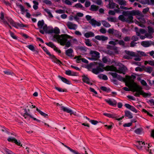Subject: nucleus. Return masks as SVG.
<instances>
[{"label": "nucleus", "mask_w": 154, "mask_h": 154, "mask_svg": "<svg viewBox=\"0 0 154 154\" xmlns=\"http://www.w3.org/2000/svg\"><path fill=\"white\" fill-rule=\"evenodd\" d=\"M8 21L10 23V24L13 26L18 28L17 27V23H15L14 21L11 20H8Z\"/></svg>", "instance_id": "obj_42"}, {"label": "nucleus", "mask_w": 154, "mask_h": 154, "mask_svg": "<svg viewBox=\"0 0 154 154\" xmlns=\"http://www.w3.org/2000/svg\"><path fill=\"white\" fill-rule=\"evenodd\" d=\"M74 59H76L77 63H79L81 61L82 57L81 56H76L74 57Z\"/></svg>", "instance_id": "obj_45"}, {"label": "nucleus", "mask_w": 154, "mask_h": 154, "mask_svg": "<svg viewBox=\"0 0 154 154\" xmlns=\"http://www.w3.org/2000/svg\"><path fill=\"white\" fill-rule=\"evenodd\" d=\"M105 101L109 104L112 106L116 105L117 103V102L116 100H114L112 101L110 99H106L105 100Z\"/></svg>", "instance_id": "obj_27"}, {"label": "nucleus", "mask_w": 154, "mask_h": 154, "mask_svg": "<svg viewBox=\"0 0 154 154\" xmlns=\"http://www.w3.org/2000/svg\"><path fill=\"white\" fill-rule=\"evenodd\" d=\"M147 64H149L150 65L154 66V60H149V61H146L144 62V64L145 65H147Z\"/></svg>", "instance_id": "obj_37"}, {"label": "nucleus", "mask_w": 154, "mask_h": 154, "mask_svg": "<svg viewBox=\"0 0 154 154\" xmlns=\"http://www.w3.org/2000/svg\"><path fill=\"white\" fill-rule=\"evenodd\" d=\"M61 110H63V111L70 113V115L73 114L72 111L66 107L62 106H61Z\"/></svg>", "instance_id": "obj_14"}, {"label": "nucleus", "mask_w": 154, "mask_h": 154, "mask_svg": "<svg viewBox=\"0 0 154 154\" xmlns=\"http://www.w3.org/2000/svg\"><path fill=\"white\" fill-rule=\"evenodd\" d=\"M53 37L57 40L58 43L61 45H65V49L66 48V47L69 48L71 46V42L70 41H67V39L69 38H72V37L66 34H62L60 35H55Z\"/></svg>", "instance_id": "obj_2"}, {"label": "nucleus", "mask_w": 154, "mask_h": 154, "mask_svg": "<svg viewBox=\"0 0 154 154\" xmlns=\"http://www.w3.org/2000/svg\"><path fill=\"white\" fill-rule=\"evenodd\" d=\"M45 44L48 46L53 48L54 51L57 52L58 53H61V51L60 50L58 49L52 42H49L48 43H46Z\"/></svg>", "instance_id": "obj_11"}, {"label": "nucleus", "mask_w": 154, "mask_h": 154, "mask_svg": "<svg viewBox=\"0 0 154 154\" xmlns=\"http://www.w3.org/2000/svg\"><path fill=\"white\" fill-rule=\"evenodd\" d=\"M116 78L120 81L125 82L126 85L130 88L131 91L133 92H136L134 94L135 96L139 97L140 95H141L144 97H150L151 95L150 93L144 92L142 90V88L135 84L131 77L129 76L126 75L125 79L118 75Z\"/></svg>", "instance_id": "obj_1"}, {"label": "nucleus", "mask_w": 154, "mask_h": 154, "mask_svg": "<svg viewBox=\"0 0 154 154\" xmlns=\"http://www.w3.org/2000/svg\"><path fill=\"white\" fill-rule=\"evenodd\" d=\"M148 29V32L152 34H153L154 32V30L153 28L150 26H148L147 27Z\"/></svg>", "instance_id": "obj_47"}, {"label": "nucleus", "mask_w": 154, "mask_h": 154, "mask_svg": "<svg viewBox=\"0 0 154 154\" xmlns=\"http://www.w3.org/2000/svg\"><path fill=\"white\" fill-rule=\"evenodd\" d=\"M153 70V68L150 66L146 67L144 69V70L145 72L149 73H151L152 71Z\"/></svg>", "instance_id": "obj_33"}, {"label": "nucleus", "mask_w": 154, "mask_h": 154, "mask_svg": "<svg viewBox=\"0 0 154 154\" xmlns=\"http://www.w3.org/2000/svg\"><path fill=\"white\" fill-rule=\"evenodd\" d=\"M152 34L150 33H145V35L146 36V37L149 38H153V36L152 35Z\"/></svg>", "instance_id": "obj_51"}, {"label": "nucleus", "mask_w": 154, "mask_h": 154, "mask_svg": "<svg viewBox=\"0 0 154 154\" xmlns=\"http://www.w3.org/2000/svg\"><path fill=\"white\" fill-rule=\"evenodd\" d=\"M19 7L21 11L23 12L27 11H28L27 9H25L21 5H20Z\"/></svg>", "instance_id": "obj_58"}, {"label": "nucleus", "mask_w": 154, "mask_h": 154, "mask_svg": "<svg viewBox=\"0 0 154 154\" xmlns=\"http://www.w3.org/2000/svg\"><path fill=\"white\" fill-rule=\"evenodd\" d=\"M51 59H53V61L54 62L56 63H57L59 64H60L61 63V62L59 60L57 59V58H56L54 56V57L51 58Z\"/></svg>", "instance_id": "obj_46"}, {"label": "nucleus", "mask_w": 154, "mask_h": 154, "mask_svg": "<svg viewBox=\"0 0 154 154\" xmlns=\"http://www.w3.org/2000/svg\"><path fill=\"white\" fill-rule=\"evenodd\" d=\"M43 50L46 53V54L48 55L50 58H53L54 57V56L53 55L51 54L48 50L45 47H42Z\"/></svg>", "instance_id": "obj_26"}, {"label": "nucleus", "mask_w": 154, "mask_h": 154, "mask_svg": "<svg viewBox=\"0 0 154 154\" xmlns=\"http://www.w3.org/2000/svg\"><path fill=\"white\" fill-rule=\"evenodd\" d=\"M89 23L92 26H100L101 23L100 22L98 21H97L95 20L94 19H92L91 20V21L89 22Z\"/></svg>", "instance_id": "obj_12"}, {"label": "nucleus", "mask_w": 154, "mask_h": 154, "mask_svg": "<svg viewBox=\"0 0 154 154\" xmlns=\"http://www.w3.org/2000/svg\"><path fill=\"white\" fill-rule=\"evenodd\" d=\"M84 35L86 38H88L90 37H94V34L92 32H89L85 33Z\"/></svg>", "instance_id": "obj_21"}, {"label": "nucleus", "mask_w": 154, "mask_h": 154, "mask_svg": "<svg viewBox=\"0 0 154 154\" xmlns=\"http://www.w3.org/2000/svg\"><path fill=\"white\" fill-rule=\"evenodd\" d=\"M89 122L93 125H96L97 124L98 122L96 120H89Z\"/></svg>", "instance_id": "obj_60"}, {"label": "nucleus", "mask_w": 154, "mask_h": 154, "mask_svg": "<svg viewBox=\"0 0 154 154\" xmlns=\"http://www.w3.org/2000/svg\"><path fill=\"white\" fill-rule=\"evenodd\" d=\"M118 3L121 5L126 6L127 2L125 0H116Z\"/></svg>", "instance_id": "obj_36"}, {"label": "nucleus", "mask_w": 154, "mask_h": 154, "mask_svg": "<svg viewBox=\"0 0 154 154\" xmlns=\"http://www.w3.org/2000/svg\"><path fill=\"white\" fill-rule=\"evenodd\" d=\"M108 32L109 34L114 35L117 32V30H115L113 28H110L108 29Z\"/></svg>", "instance_id": "obj_34"}, {"label": "nucleus", "mask_w": 154, "mask_h": 154, "mask_svg": "<svg viewBox=\"0 0 154 154\" xmlns=\"http://www.w3.org/2000/svg\"><path fill=\"white\" fill-rule=\"evenodd\" d=\"M94 2L98 5H100L102 3V2L101 0H94Z\"/></svg>", "instance_id": "obj_62"}, {"label": "nucleus", "mask_w": 154, "mask_h": 154, "mask_svg": "<svg viewBox=\"0 0 154 154\" xmlns=\"http://www.w3.org/2000/svg\"><path fill=\"white\" fill-rule=\"evenodd\" d=\"M102 25L104 26L106 28H109L110 27L111 25L107 22L105 20H102L101 21Z\"/></svg>", "instance_id": "obj_29"}, {"label": "nucleus", "mask_w": 154, "mask_h": 154, "mask_svg": "<svg viewBox=\"0 0 154 154\" xmlns=\"http://www.w3.org/2000/svg\"><path fill=\"white\" fill-rule=\"evenodd\" d=\"M99 31L100 32L103 34H105L106 32V29L103 27H101Z\"/></svg>", "instance_id": "obj_57"}, {"label": "nucleus", "mask_w": 154, "mask_h": 154, "mask_svg": "<svg viewBox=\"0 0 154 154\" xmlns=\"http://www.w3.org/2000/svg\"><path fill=\"white\" fill-rule=\"evenodd\" d=\"M141 143L142 145H144L145 144L144 142L137 141L136 142V146L138 149L140 150L143 147L141 145Z\"/></svg>", "instance_id": "obj_15"}, {"label": "nucleus", "mask_w": 154, "mask_h": 154, "mask_svg": "<svg viewBox=\"0 0 154 154\" xmlns=\"http://www.w3.org/2000/svg\"><path fill=\"white\" fill-rule=\"evenodd\" d=\"M65 73L68 75L73 76H77V73L75 72H72L70 70H68L66 71Z\"/></svg>", "instance_id": "obj_25"}, {"label": "nucleus", "mask_w": 154, "mask_h": 154, "mask_svg": "<svg viewBox=\"0 0 154 154\" xmlns=\"http://www.w3.org/2000/svg\"><path fill=\"white\" fill-rule=\"evenodd\" d=\"M1 16L0 18L2 21V22L5 24H8L7 22L5 20L4 17V14L3 12H2L1 13Z\"/></svg>", "instance_id": "obj_31"}, {"label": "nucleus", "mask_w": 154, "mask_h": 154, "mask_svg": "<svg viewBox=\"0 0 154 154\" xmlns=\"http://www.w3.org/2000/svg\"><path fill=\"white\" fill-rule=\"evenodd\" d=\"M43 2L45 3L46 4L50 6H51L52 5V2L49 0H44L43 1Z\"/></svg>", "instance_id": "obj_52"}, {"label": "nucleus", "mask_w": 154, "mask_h": 154, "mask_svg": "<svg viewBox=\"0 0 154 154\" xmlns=\"http://www.w3.org/2000/svg\"><path fill=\"white\" fill-rule=\"evenodd\" d=\"M125 52L127 54L131 56L134 57V60L136 61H140V58L138 57L137 55L134 52L132 51H126Z\"/></svg>", "instance_id": "obj_9"}, {"label": "nucleus", "mask_w": 154, "mask_h": 154, "mask_svg": "<svg viewBox=\"0 0 154 154\" xmlns=\"http://www.w3.org/2000/svg\"><path fill=\"white\" fill-rule=\"evenodd\" d=\"M100 89L103 91H106L107 92L110 91V89H107L106 87L104 86H102L101 87Z\"/></svg>", "instance_id": "obj_53"}, {"label": "nucleus", "mask_w": 154, "mask_h": 154, "mask_svg": "<svg viewBox=\"0 0 154 154\" xmlns=\"http://www.w3.org/2000/svg\"><path fill=\"white\" fill-rule=\"evenodd\" d=\"M5 74L8 75H15V73L12 71H5L4 72Z\"/></svg>", "instance_id": "obj_39"}, {"label": "nucleus", "mask_w": 154, "mask_h": 154, "mask_svg": "<svg viewBox=\"0 0 154 154\" xmlns=\"http://www.w3.org/2000/svg\"><path fill=\"white\" fill-rule=\"evenodd\" d=\"M14 142L18 146H22V145L21 144V143L20 140L18 141L15 139Z\"/></svg>", "instance_id": "obj_59"}, {"label": "nucleus", "mask_w": 154, "mask_h": 154, "mask_svg": "<svg viewBox=\"0 0 154 154\" xmlns=\"http://www.w3.org/2000/svg\"><path fill=\"white\" fill-rule=\"evenodd\" d=\"M61 143L65 147H66L67 149H68L70 151H71V152L73 153L74 154H81L78 152L72 149L70 147L64 144L63 143Z\"/></svg>", "instance_id": "obj_22"}, {"label": "nucleus", "mask_w": 154, "mask_h": 154, "mask_svg": "<svg viewBox=\"0 0 154 154\" xmlns=\"http://www.w3.org/2000/svg\"><path fill=\"white\" fill-rule=\"evenodd\" d=\"M73 50L72 48H69L66 51V54L68 57H72L73 56L72 55Z\"/></svg>", "instance_id": "obj_18"}, {"label": "nucleus", "mask_w": 154, "mask_h": 154, "mask_svg": "<svg viewBox=\"0 0 154 154\" xmlns=\"http://www.w3.org/2000/svg\"><path fill=\"white\" fill-rule=\"evenodd\" d=\"M89 54L91 57L89 59L91 60H97L100 58V53L95 51L91 50L90 51Z\"/></svg>", "instance_id": "obj_6"}, {"label": "nucleus", "mask_w": 154, "mask_h": 154, "mask_svg": "<svg viewBox=\"0 0 154 154\" xmlns=\"http://www.w3.org/2000/svg\"><path fill=\"white\" fill-rule=\"evenodd\" d=\"M27 47L31 50L35 52V53L36 54H38L39 51L38 50H35V48L32 45H28Z\"/></svg>", "instance_id": "obj_19"}, {"label": "nucleus", "mask_w": 154, "mask_h": 154, "mask_svg": "<svg viewBox=\"0 0 154 154\" xmlns=\"http://www.w3.org/2000/svg\"><path fill=\"white\" fill-rule=\"evenodd\" d=\"M99 8V7L98 6L94 5H91L90 10L92 11L96 12L98 10Z\"/></svg>", "instance_id": "obj_20"}, {"label": "nucleus", "mask_w": 154, "mask_h": 154, "mask_svg": "<svg viewBox=\"0 0 154 154\" xmlns=\"http://www.w3.org/2000/svg\"><path fill=\"white\" fill-rule=\"evenodd\" d=\"M43 29H41L39 31V32L42 34H44L45 32L46 33L49 34L51 28L48 27L46 24L42 27Z\"/></svg>", "instance_id": "obj_8"}, {"label": "nucleus", "mask_w": 154, "mask_h": 154, "mask_svg": "<svg viewBox=\"0 0 154 154\" xmlns=\"http://www.w3.org/2000/svg\"><path fill=\"white\" fill-rule=\"evenodd\" d=\"M82 80L84 82H85L88 84L92 85V83H91L90 82L89 79L85 76H83Z\"/></svg>", "instance_id": "obj_30"}, {"label": "nucleus", "mask_w": 154, "mask_h": 154, "mask_svg": "<svg viewBox=\"0 0 154 154\" xmlns=\"http://www.w3.org/2000/svg\"><path fill=\"white\" fill-rule=\"evenodd\" d=\"M24 110V113L23 114V116L24 117L25 119H28L29 118H30L33 119L34 120L38 122H40V120L37 119L36 118H34L30 114V113L27 112V110L26 109V108H25Z\"/></svg>", "instance_id": "obj_7"}, {"label": "nucleus", "mask_w": 154, "mask_h": 154, "mask_svg": "<svg viewBox=\"0 0 154 154\" xmlns=\"http://www.w3.org/2000/svg\"><path fill=\"white\" fill-rule=\"evenodd\" d=\"M44 21L43 20L39 21L38 23V26L40 29L42 28V27L45 25Z\"/></svg>", "instance_id": "obj_35"}, {"label": "nucleus", "mask_w": 154, "mask_h": 154, "mask_svg": "<svg viewBox=\"0 0 154 154\" xmlns=\"http://www.w3.org/2000/svg\"><path fill=\"white\" fill-rule=\"evenodd\" d=\"M125 42H129L131 40V38L129 36H125L123 38Z\"/></svg>", "instance_id": "obj_63"}, {"label": "nucleus", "mask_w": 154, "mask_h": 154, "mask_svg": "<svg viewBox=\"0 0 154 154\" xmlns=\"http://www.w3.org/2000/svg\"><path fill=\"white\" fill-rule=\"evenodd\" d=\"M134 16H136L137 18L138 19L140 22L143 23H146V21L143 18L144 15L141 12L138 10H133Z\"/></svg>", "instance_id": "obj_5"}, {"label": "nucleus", "mask_w": 154, "mask_h": 154, "mask_svg": "<svg viewBox=\"0 0 154 154\" xmlns=\"http://www.w3.org/2000/svg\"><path fill=\"white\" fill-rule=\"evenodd\" d=\"M109 8L111 9H113L115 8H118L119 7V5L113 2H109Z\"/></svg>", "instance_id": "obj_24"}, {"label": "nucleus", "mask_w": 154, "mask_h": 154, "mask_svg": "<svg viewBox=\"0 0 154 154\" xmlns=\"http://www.w3.org/2000/svg\"><path fill=\"white\" fill-rule=\"evenodd\" d=\"M85 43L86 45L88 46H92L91 43L90 42V40L88 39H85Z\"/></svg>", "instance_id": "obj_50"}, {"label": "nucleus", "mask_w": 154, "mask_h": 154, "mask_svg": "<svg viewBox=\"0 0 154 154\" xmlns=\"http://www.w3.org/2000/svg\"><path fill=\"white\" fill-rule=\"evenodd\" d=\"M118 44H119L120 45H122V46H125V43L122 40H118Z\"/></svg>", "instance_id": "obj_56"}, {"label": "nucleus", "mask_w": 154, "mask_h": 154, "mask_svg": "<svg viewBox=\"0 0 154 154\" xmlns=\"http://www.w3.org/2000/svg\"><path fill=\"white\" fill-rule=\"evenodd\" d=\"M36 110L42 115L44 117H45L46 116H48L47 114H46L44 112H42V111L39 110L38 108H36Z\"/></svg>", "instance_id": "obj_44"}, {"label": "nucleus", "mask_w": 154, "mask_h": 154, "mask_svg": "<svg viewBox=\"0 0 154 154\" xmlns=\"http://www.w3.org/2000/svg\"><path fill=\"white\" fill-rule=\"evenodd\" d=\"M60 33V30L57 27H55L54 28H51L50 33H54L58 34Z\"/></svg>", "instance_id": "obj_17"}, {"label": "nucleus", "mask_w": 154, "mask_h": 154, "mask_svg": "<svg viewBox=\"0 0 154 154\" xmlns=\"http://www.w3.org/2000/svg\"><path fill=\"white\" fill-rule=\"evenodd\" d=\"M118 40L114 39L113 41L109 42V43L110 44L115 45L118 44Z\"/></svg>", "instance_id": "obj_41"}, {"label": "nucleus", "mask_w": 154, "mask_h": 154, "mask_svg": "<svg viewBox=\"0 0 154 154\" xmlns=\"http://www.w3.org/2000/svg\"><path fill=\"white\" fill-rule=\"evenodd\" d=\"M58 77L60 78L62 81H63V82L66 83L67 84H70L71 82L68 80L66 79V78H64L63 77H62L60 75H59L58 76Z\"/></svg>", "instance_id": "obj_28"}, {"label": "nucleus", "mask_w": 154, "mask_h": 154, "mask_svg": "<svg viewBox=\"0 0 154 154\" xmlns=\"http://www.w3.org/2000/svg\"><path fill=\"white\" fill-rule=\"evenodd\" d=\"M73 7L80 9H82L83 8V6L80 3L76 4Z\"/></svg>", "instance_id": "obj_48"}, {"label": "nucleus", "mask_w": 154, "mask_h": 154, "mask_svg": "<svg viewBox=\"0 0 154 154\" xmlns=\"http://www.w3.org/2000/svg\"><path fill=\"white\" fill-rule=\"evenodd\" d=\"M123 15H120L118 17L119 19L122 21L128 23H134V15L133 10L131 11H124Z\"/></svg>", "instance_id": "obj_4"}, {"label": "nucleus", "mask_w": 154, "mask_h": 154, "mask_svg": "<svg viewBox=\"0 0 154 154\" xmlns=\"http://www.w3.org/2000/svg\"><path fill=\"white\" fill-rule=\"evenodd\" d=\"M126 70L127 68L125 67L122 66L120 67L118 69L116 68V72L119 73H122L125 74Z\"/></svg>", "instance_id": "obj_13"}, {"label": "nucleus", "mask_w": 154, "mask_h": 154, "mask_svg": "<svg viewBox=\"0 0 154 154\" xmlns=\"http://www.w3.org/2000/svg\"><path fill=\"white\" fill-rule=\"evenodd\" d=\"M44 10L48 14L49 17L52 18L53 17V16L51 14V11L49 10L48 9L45 8L44 9Z\"/></svg>", "instance_id": "obj_43"}, {"label": "nucleus", "mask_w": 154, "mask_h": 154, "mask_svg": "<svg viewBox=\"0 0 154 154\" xmlns=\"http://www.w3.org/2000/svg\"><path fill=\"white\" fill-rule=\"evenodd\" d=\"M68 28L70 29L75 30L77 27V25L71 22H68L66 24Z\"/></svg>", "instance_id": "obj_10"}, {"label": "nucleus", "mask_w": 154, "mask_h": 154, "mask_svg": "<svg viewBox=\"0 0 154 154\" xmlns=\"http://www.w3.org/2000/svg\"><path fill=\"white\" fill-rule=\"evenodd\" d=\"M98 66L96 68H93L92 69V72L95 74H97L100 72H103L104 70L107 71L116 72V68L113 65L107 66L104 67V65L102 63H99Z\"/></svg>", "instance_id": "obj_3"}, {"label": "nucleus", "mask_w": 154, "mask_h": 154, "mask_svg": "<svg viewBox=\"0 0 154 154\" xmlns=\"http://www.w3.org/2000/svg\"><path fill=\"white\" fill-rule=\"evenodd\" d=\"M114 35L119 38L121 39L122 38L121 35L119 34V32L118 30H117V32Z\"/></svg>", "instance_id": "obj_55"}, {"label": "nucleus", "mask_w": 154, "mask_h": 154, "mask_svg": "<svg viewBox=\"0 0 154 154\" xmlns=\"http://www.w3.org/2000/svg\"><path fill=\"white\" fill-rule=\"evenodd\" d=\"M11 37L14 39H17V37L14 35V34L11 32L10 31H9Z\"/></svg>", "instance_id": "obj_61"}, {"label": "nucleus", "mask_w": 154, "mask_h": 154, "mask_svg": "<svg viewBox=\"0 0 154 154\" xmlns=\"http://www.w3.org/2000/svg\"><path fill=\"white\" fill-rule=\"evenodd\" d=\"M55 88L56 90L60 92H66L67 91L66 89H62L60 87L55 86Z\"/></svg>", "instance_id": "obj_38"}, {"label": "nucleus", "mask_w": 154, "mask_h": 154, "mask_svg": "<svg viewBox=\"0 0 154 154\" xmlns=\"http://www.w3.org/2000/svg\"><path fill=\"white\" fill-rule=\"evenodd\" d=\"M125 116L127 117L129 119H132L133 118V116L132 113L129 111L125 110Z\"/></svg>", "instance_id": "obj_23"}, {"label": "nucleus", "mask_w": 154, "mask_h": 154, "mask_svg": "<svg viewBox=\"0 0 154 154\" xmlns=\"http://www.w3.org/2000/svg\"><path fill=\"white\" fill-rule=\"evenodd\" d=\"M103 62L104 63H106L108 62V59L106 57H104L102 59Z\"/></svg>", "instance_id": "obj_64"}, {"label": "nucleus", "mask_w": 154, "mask_h": 154, "mask_svg": "<svg viewBox=\"0 0 154 154\" xmlns=\"http://www.w3.org/2000/svg\"><path fill=\"white\" fill-rule=\"evenodd\" d=\"M107 19L109 21L111 22H115L116 20V18L113 17H108L107 18Z\"/></svg>", "instance_id": "obj_49"}, {"label": "nucleus", "mask_w": 154, "mask_h": 154, "mask_svg": "<svg viewBox=\"0 0 154 154\" xmlns=\"http://www.w3.org/2000/svg\"><path fill=\"white\" fill-rule=\"evenodd\" d=\"M136 54L139 58L142 56H146V54L144 52L140 51H138L137 54Z\"/></svg>", "instance_id": "obj_40"}, {"label": "nucleus", "mask_w": 154, "mask_h": 154, "mask_svg": "<svg viewBox=\"0 0 154 154\" xmlns=\"http://www.w3.org/2000/svg\"><path fill=\"white\" fill-rule=\"evenodd\" d=\"M152 42L150 41H145L142 42L141 44L145 47H148L152 44Z\"/></svg>", "instance_id": "obj_16"}, {"label": "nucleus", "mask_w": 154, "mask_h": 154, "mask_svg": "<svg viewBox=\"0 0 154 154\" xmlns=\"http://www.w3.org/2000/svg\"><path fill=\"white\" fill-rule=\"evenodd\" d=\"M103 114L104 116H107L109 118H111L113 119L116 118V115L115 114L104 113Z\"/></svg>", "instance_id": "obj_32"}, {"label": "nucleus", "mask_w": 154, "mask_h": 154, "mask_svg": "<svg viewBox=\"0 0 154 154\" xmlns=\"http://www.w3.org/2000/svg\"><path fill=\"white\" fill-rule=\"evenodd\" d=\"M142 131L141 128H137L134 131L137 134H140Z\"/></svg>", "instance_id": "obj_54"}]
</instances>
